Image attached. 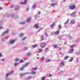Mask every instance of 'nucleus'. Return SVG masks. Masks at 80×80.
<instances>
[{"mask_svg": "<svg viewBox=\"0 0 80 80\" xmlns=\"http://www.w3.org/2000/svg\"><path fill=\"white\" fill-rule=\"evenodd\" d=\"M18 63H15L14 65L16 66V65H18Z\"/></svg>", "mask_w": 80, "mask_h": 80, "instance_id": "nucleus-49", "label": "nucleus"}, {"mask_svg": "<svg viewBox=\"0 0 80 80\" xmlns=\"http://www.w3.org/2000/svg\"><path fill=\"white\" fill-rule=\"evenodd\" d=\"M62 36H59V40H62Z\"/></svg>", "mask_w": 80, "mask_h": 80, "instance_id": "nucleus-27", "label": "nucleus"}, {"mask_svg": "<svg viewBox=\"0 0 80 80\" xmlns=\"http://www.w3.org/2000/svg\"><path fill=\"white\" fill-rule=\"evenodd\" d=\"M25 23V21H22V22H21V24H24Z\"/></svg>", "mask_w": 80, "mask_h": 80, "instance_id": "nucleus-35", "label": "nucleus"}, {"mask_svg": "<svg viewBox=\"0 0 80 80\" xmlns=\"http://www.w3.org/2000/svg\"><path fill=\"white\" fill-rule=\"evenodd\" d=\"M69 37L70 38V40H71V39H72V38L70 36H69Z\"/></svg>", "mask_w": 80, "mask_h": 80, "instance_id": "nucleus-52", "label": "nucleus"}, {"mask_svg": "<svg viewBox=\"0 0 80 80\" xmlns=\"http://www.w3.org/2000/svg\"><path fill=\"white\" fill-rule=\"evenodd\" d=\"M41 39H41V41H42V40H43V39H44V37H42V38H41Z\"/></svg>", "mask_w": 80, "mask_h": 80, "instance_id": "nucleus-41", "label": "nucleus"}, {"mask_svg": "<svg viewBox=\"0 0 80 80\" xmlns=\"http://www.w3.org/2000/svg\"><path fill=\"white\" fill-rule=\"evenodd\" d=\"M69 7L71 9H72V10H73L74 8H75V5L72 4L69 6Z\"/></svg>", "mask_w": 80, "mask_h": 80, "instance_id": "nucleus-1", "label": "nucleus"}, {"mask_svg": "<svg viewBox=\"0 0 80 80\" xmlns=\"http://www.w3.org/2000/svg\"><path fill=\"white\" fill-rule=\"evenodd\" d=\"M57 4V3H52L51 4V6L52 7H54V6H55Z\"/></svg>", "mask_w": 80, "mask_h": 80, "instance_id": "nucleus-7", "label": "nucleus"}, {"mask_svg": "<svg viewBox=\"0 0 80 80\" xmlns=\"http://www.w3.org/2000/svg\"><path fill=\"white\" fill-rule=\"evenodd\" d=\"M78 27H80V24H79V25H78Z\"/></svg>", "mask_w": 80, "mask_h": 80, "instance_id": "nucleus-61", "label": "nucleus"}, {"mask_svg": "<svg viewBox=\"0 0 80 80\" xmlns=\"http://www.w3.org/2000/svg\"><path fill=\"white\" fill-rule=\"evenodd\" d=\"M74 49H72L70 50V53H73Z\"/></svg>", "mask_w": 80, "mask_h": 80, "instance_id": "nucleus-10", "label": "nucleus"}, {"mask_svg": "<svg viewBox=\"0 0 80 80\" xmlns=\"http://www.w3.org/2000/svg\"><path fill=\"white\" fill-rule=\"evenodd\" d=\"M37 70V68H36L35 69V68H33L32 69V71H35V70Z\"/></svg>", "mask_w": 80, "mask_h": 80, "instance_id": "nucleus-28", "label": "nucleus"}, {"mask_svg": "<svg viewBox=\"0 0 80 80\" xmlns=\"http://www.w3.org/2000/svg\"><path fill=\"white\" fill-rule=\"evenodd\" d=\"M80 52H78L76 53V54L77 55H79V54H80Z\"/></svg>", "mask_w": 80, "mask_h": 80, "instance_id": "nucleus-48", "label": "nucleus"}, {"mask_svg": "<svg viewBox=\"0 0 80 80\" xmlns=\"http://www.w3.org/2000/svg\"><path fill=\"white\" fill-rule=\"evenodd\" d=\"M30 64V63L29 62H28L26 64H25L24 65V67H27L28 65Z\"/></svg>", "mask_w": 80, "mask_h": 80, "instance_id": "nucleus-12", "label": "nucleus"}, {"mask_svg": "<svg viewBox=\"0 0 80 80\" xmlns=\"http://www.w3.org/2000/svg\"><path fill=\"white\" fill-rule=\"evenodd\" d=\"M19 60V59L18 58H17L16 59L15 61V62H18Z\"/></svg>", "mask_w": 80, "mask_h": 80, "instance_id": "nucleus-39", "label": "nucleus"}, {"mask_svg": "<svg viewBox=\"0 0 80 80\" xmlns=\"http://www.w3.org/2000/svg\"><path fill=\"white\" fill-rule=\"evenodd\" d=\"M3 35H4V33H3L2 35V36H3Z\"/></svg>", "mask_w": 80, "mask_h": 80, "instance_id": "nucleus-63", "label": "nucleus"}, {"mask_svg": "<svg viewBox=\"0 0 80 80\" xmlns=\"http://www.w3.org/2000/svg\"><path fill=\"white\" fill-rule=\"evenodd\" d=\"M75 47V45H71V48H73V47Z\"/></svg>", "mask_w": 80, "mask_h": 80, "instance_id": "nucleus-32", "label": "nucleus"}, {"mask_svg": "<svg viewBox=\"0 0 80 80\" xmlns=\"http://www.w3.org/2000/svg\"><path fill=\"white\" fill-rule=\"evenodd\" d=\"M46 52H48V48H46V50H45Z\"/></svg>", "mask_w": 80, "mask_h": 80, "instance_id": "nucleus-40", "label": "nucleus"}, {"mask_svg": "<svg viewBox=\"0 0 80 80\" xmlns=\"http://www.w3.org/2000/svg\"><path fill=\"white\" fill-rule=\"evenodd\" d=\"M38 47V45L37 44H35L33 46V48H35V47Z\"/></svg>", "mask_w": 80, "mask_h": 80, "instance_id": "nucleus-21", "label": "nucleus"}, {"mask_svg": "<svg viewBox=\"0 0 80 80\" xmlns=\"http://www.w3.org/2000/svg\"><path fill=\"white\" fill-rule=\"evenodd\" d=\"M53 47H54V48H58V45L55 44L53 45Z\"/></svg>", "mask_w": 80, "mask_h": 80, "instance_id": "nucleus-8", "label": "nucleus"}, {"mask_svg": "<svg viewBox=\"0 0 80 80\" xmlns=\"http://www.w3.org/2000/svg\"><path fill=\"white\" fill-rule=\"evenodd\" d=\"M40 46L41 48H44L46 46V43H41Z\"/></svg>", "mask_w": 80, "mask_h": 80, "instance_id": "nucleus-2", "label": "nucleus"}, {"mask_svg": "<svg viewBox=\"0 0 80 80\" xmlns=\"http://www.w3.org/2000/svg\"><path fill=\"white\" fill-rule=\"evenodd\" d=\"M32 78L31 77H29L28 78V79H30Z\"/></svg>", "mask_w": 80, "mask_h": 80, "instance_id": "nucleus-54", "label": "nucleus"}, {"mask_svg": "<svg viewBox=\"0 0 80 80\" xmlns=\"http://www.w3.org/2000/svg\"><path fill=\"white\" fill-rule=\"evenodd\" d=\"M35 19H36V18H37V16H35Z\"/></svg>", "mask_w": 80, "mask_h": 80, "instance_id": "nucleus-56", "label": "nucleus"}, {"mask_svg": "<svg viewBox=\"0 0 80 80\" xmlns=\"http://www.w3.org/2000/svg\"><path fill=\"white\" fill-rule=\"evenodd\" d=\"M59 34V31H57L56 32H55V35H58Z\"/></svg>", "mask_w": 80, "mask_h": 80, "instance_id": "nucleus-16", "label": "nucleus"}, {"mask_svg": "<svg viewBox=\"0 0 80 80\" xmlns=\"http://www.w3.org/2000/svg\"><path fill=\"white\" fill-rule=\"evenodd\" d=\"M74 23H75V20L72 19L71 20V24H73Z\"/></svg>", "mask_w": 80, "mask_h": 80, "instance_id": "nucleus-9", "label": "nucleus"}, {"mask_svg": "<svg viewBox=\"0 0 80 80\" xmlns=\"http://www.w3.org/2000/svg\"><path fill=\"white\" fill-rule=\"evenodd\" d=\"M14 6L13 5H12L10 7V8H13V7Z\"/></svg>", "mask_w": 80, "mask_h": 80, "instance_id": "nucleus-46", "label": "nucleus"}, {"mask_svg": "<svg viewBox=\"0 0 80 80\" xmlns=\"http://www.w3.org/2000/svg\"><path fill=\"white\" fill-rule=\"evenodd\" d=\"M2 61H4V59H2Z\"/></svg>", "mask_w": 80, "mask_h": 80, "instance_id": "nucleus-60", "label": "nucleus"}, {"mask_svg": "<svg viewBox=\"0 0 80 80\" xmlns=\"http://www.w3.org/2000/svg\"><path fill=\"white\" fill-rule=\"evenodd\" d=\"M63 65H65V63H64V62H62L59 63V67H62V66H63Z\"/></svg>", "mask_w": 80, "mask_h": 80, "instance_id": "nucleus-3", "label": "nucleus"}, {"mask_svg": "<svg viewBox=\"0 0 80 80\" xmlns=\"http://www.w3.org/2000/svg\"><path fill=\"white\" fill-rule=\"evenodd\" d=\"M72 80V78H70L68 79V80Z\"/></svg>", "mask_w": 80, "mask_h": 80, "instance_id": "nucleus-55", "label": "nucleus"}, {"mask_svg": "<svg viewBox=\"0 0 80 80\" xmlns=\"http://www.w3.org/2000/svg\"><path fill=\"white\" fill-rule=\"evenodd\" d=\"M0 29L3 28H2V27L1 26L0 27Z\"/></svg>", "mask_w": 80, "mask_h": 80, "instance_id": "nucleus-59", "label": "nucleus"}, {"mask_svg": "<svg viewBox=\"0 0 80 80\" xmlns=\"http://www.w3.org/2000/svg\"><path fill=\"white\" fill-rule=\"evenodd\" d=\"M58 27H59V29L60 30V29L62 28V26H61V25H59L58 26Z\"/></svg>", "mask_w": 80, "mask_h": 80, "instance_id": "nucleus-31", "label": "nucleus"}, {"mask_svg": "<svg viewBox=\"0 0 80 80\" xmlns=\"http://www.w3.org/2000/svg\"><path fill=\"white\" fill-rule=\"evenodd\" d=\"M68 58V56H66L65 57H64V59L67 60Z\"/></svg>", "mask_w": 80, "mask_h": 80, "instance_id": "nucleus-18", "label": "nucleus"}, {"mask_svg": "<svg viewBox=\"0 0 80 80\" xmlns=\"http://www.w3.org/2000/svg\"><path fill=\"white\" fill-rule=\"evenodd\" d=\"M35 73H36V72H34L33 71H32L31 73V74L33 75H34V74H35Z\"/></svg>", "mask_w": 80, "mask_h": 80, "instance_id": "nucleus-20", "label": "nucleus"}, {"mask_svg": "<svg viewBox=\"0 0 80 80\" xmlns=\"http://www.w3.org/2000/svg\"><path fill=\"white\" fill-rule=\"evenodd\" d=\"M51 34L52 35H55V32H53L51 33Z\"/></svg>", "mask_w": 80, "mask_h": 80, "instance_id": "nucleus-38", "label": "nucleus"}, {"mask_svg": "<svg viewBox=\"0 0 80 80\" xmlns=\"http://www.w3.org/2000/svg\"><path fill=\"white\" fill-rule=\"evenodd\" d=\"M50 61V60L48 58L46 59V62H49Z\"/></svg>", "mask_w": 80, "mask_h": 80, "instance_id": "nucleus-26", "label": "nucleus"}, {"mask_svg": "<svg viewBox=\"0 0 80 80\" xmlns=\"http://www.w3.org/2000/svg\"><path fill=\"white\" fill-rule=\"evenodd\" d=\"M73 58H72L71 59L69 60V62H72V61L73 60Z\"/></svg>", "mask_w": 80, "mask_h": 80, "instance_id": "nucleus-33", "label": "nucleus"}, {"mask_svg": "<svg viewBox=\"0 0 80 80\" xmlns=\"http://www.w3.org/2000/svg\"><path fill=\"white\" fill-rule=\"evenodd\" d=\"M23 33H21L19 37H23Z\"/></svg>", "mask_w": 80, "mask_h": 80, "instance_id": "nucleus-19", "label": "nucleus"}, {"mask_svg": "<svg viewBox=\"0 0 80 80\" xmlns=\"http://www.w3.org/2000/svg\"><path fill=\"white\" fill-rule=\"evenodd\" d=\"M59 54H60V55H61V54H62V52H60V53H59Z\"/></svg>", "mask_w": 80, "mask_h": 80, "instance_id": "nucleus-64", "label": "nucleus"}, {"mask_svg": "<svg viewBox=\"0 0 80 80\" xmlns=\"http://www.w3.org/2000/svg\"><path fill=\"white\" fill-rule=\"evenodd\" d=\"M44 34L45 35H46V37H48V35H47V32H46L44 33Z\"/></svg>", "mask_w": 80, "mask_h": 80, "instance_id": "nucleus-37", "label": "nucleus"}, {"mask_svg": "<svg viewBox=\"0 0 80 80\" xmlns=\"http://www.w3.org/2000/svg\"><path fill=\"white\" fill-rule=\"evenodd\" d=\"M48 77H52V75L50 74H48L47 75Z\"/></svg>", "mask_w": 80, "mask_h": 80, "instance_id": "nucleus-17", "label": "nucleus"}, {"mask_svg": "<svg viewBox=\"0 0 80 80\" xmlns=\"http://www.w3.org/2000/svg\"><path fill=\"white\" fill-rule=\"evenodd\" d=\"M26 38V37H25L24 38H22V40H24Z\"/></svg>", "mask_w": 80, "mask_h": 80, "instance_id": "nucleus-51", "label": "nucleus"}, {"mask_svg": "<svg viewBox=\"0 0 80 80\" xmlns=\"http://www.w3.org/2000/svg\"><path fill=\"white\" fill-rule=\"evenodd\" d=\"M46 78V77H42L41 78V80H44Z\"/></svg>", "mask_w": 80, "mask_h": 80, "instance_id": "nucleus-22", "label": "nucleus"}, {"mask_svg": "<svg viewBox=\"0 0 80 80\" xmlns=\"http://www.w3.org/2000/svg\"><path fill=\"white\" fill-rule=\"evenodd\" d=\"M36 6H37V5H36L35 4H34L33 5V6L32 7L33 9H34V8H35V7H36Z\"/></svg>", "mask_w": 80, "mask_h": 80, "instance_id": "nucleus-24", "label": "nucleus"}, {"mask_svg": "<svg viewBox=\"0 0 80 80\" xmlns=\"http://www.w3.org/2000/svg\"><path fill=\"white\" fill-rule=\"evenodd\" d=\"M8 33V30L7 31L4 32V33Z\"/></svg>", "mask_w": 80, "mask_h": 80, "instance_id": "nucleus-36", "label": "nucleus"}, {"mask_svg": "<svg viewBox=\"0 0 80 80\" xmlns=\"http://www.w3.org/2000/svg\"><path fill=\"white\" fill-rule=\"evenodd\" d=\"M42 52V49H39L38 52L40 53V52Z\"/></svg>", "mask_w": 80, "mask_h": 80, "instance_id": "nucleus-23", "label": "nucleus"}, {"mask_svg": "<svg viewBox=\"0 0 80 80\" xmlns=\"http://www.w3.org/2000/svg\"><path fill=\"white\" fill-rule=\"evenodd\" d=\"M28 10V8H27L26 11H27Z\"/></svg>", "mask_w": 80, "mask_h": 80, "instance_id": "nucleus-57", "label": "nucleus"}, {"mask_svg": "<svg viewBox=\"0 0 80 80\" xmlns=\"http://www.w3.org/2000/svg\"><path fill=\"white\" fill-rule=\"evenodd\" d=\"M13 72V71H12L11 72L9 73H8L6 75V77H8V76H9V75H11V74H12Z\"/></svg>", "mask_w": 80, "mask_h": 80, "instance_id": "nucleus-4", "label": "nucleus"}, {"mask_svg": "<svg viewBox=\"0 0 80 80\" xmlns=\"http://www.w3.org/2000/svg\"><path fill=\"white\" fill-rule=\"evenodd\" d=\"M23 69V68H21L20 69V70H22Z\"/></svg>", "mask_w": 80, "mask_h": 80, "instance_id": "nucleus-47", "label": "nucleus"}, {"mask_svg": "<svg viewBox=\"0 0 80 80\" xmlns=\"http://www.w3.org/2000/svg\"><path fill=\"white\" fill-rule=\"evenodd\" d=\"M51 0L52 2H55V0Z\"/></svg>", "mask_w": 80, "mask_h": 80, "instance_id": "nucleus-53", "label": "nucleus"}, {"mask_svg": "<svg viewBox=\"0 0 80 80\" xmlns=\"http://www.w3.org/2000/svg\"><path fill=\"white\" fill-rule=\"evenodd\" d=\"M25 75V74H20V77H23V76L24 75Z\"/></svg>", "mask_w": 80, "mask_h": 80, "instance_id": "nucleus-34", "label": "nucleus"}, {"mask_svg": "<svg viewBox=\"0 0 80 80\" xmlns=\"http://www.w3.org/2000/svg\"><path fill=\"white\" fill-rule=\"evenodd\" d=\"M27 50V48H24V50Z\"/></svg>", "mask_w": 80, "mask_h": 80, "instance_id": "nucleus-43", "label": "nucleus"}, {"mask_svg": "<svg viewBox=\"0 0 80 80\" xmlns=\"http://www.w3.org/2000/svg\"><path fill=\"white\" fill-rule=\"evenodd\" d=\"M76 13V12H74L72 13L71 14V16L72 17H75V16H76V15H75Z\"/></svg>", "mask_w": 80, "mask_h": 80, "instance_id": "nucleus-5", "label": "nucleus"}, {"mask_svg": "<svg viewBox=\"0 0 80 80\" xmlns=\"http://www.w3.org/2000/svg\"><path fill=\"white\" fill-rule=\"evenodd\" d=\"M61 49H62L61 48H58V50H59V51H60V50H61Z\"/></svg>", "mask_w": 80, "mask_h": 80, "instance_id": "nucleus-50", "label": "nucleus"}, {"mask_svg": "<svg viewBox=\"0 0 80 80\" xmlns=\"http://www.w3.org/2000/svg\"><path fill=\"white\" fill-rule=\"evenodd\" d=\"M27 0H25L24 1V2L23 3V2H21L20 3L21 4H23V3H24V4H25L26 3V2H27Z\"/></svg>", "mask_w": 80, "mask_h": 80, "instance_id": "nucleus-15", "label": "nucleus"}, {"mask_svg": "<svg viewBox=\"0 0 80 80\" xmlns=\"http://www.w3.org/2000/svg\"><path fill=\"white\" fill-rule=\"evenodd\" d=\"M45 60V58H44V57H43L41 59V60L42 61V62H43V61H44V60Z\"/></svg>", "mask_w": 80, "mask_h": 80, "instance_id": "nucleus-13", "label": "nucleus"}, {"mask_svg": "<svg viewBox=\"0 0 80 80\" xmlns=\"http://www.w3.org/2000/svg\"><path fill=\"white\" fill-rule=\"evenodd\" d=\"M28 56H30V55H31V53H28Z\"/></svg>", "mask_w": 80, "mask_h": 80, "instance_id": "nucleus-42", "label": "nucleus"}, {"mask_svg": "<svg viewBox=\"0 0 80 80\" xmlns=\"http://www.w3.org/2000/svg\"><path fill=\"white\" fill-rule=\"evenodd\" d=\"M23 62V60H21L19 62V63H22Z\"/></svg>", "mask_w": 80, "mask_h": 80, "instance_id": "nucleus-45", "label": "nucleus"}, {"mask_svg": "<svg viewBox=\"0 0 80 80\" xmlns=\"http://www.w3.org/2000/svg\"><path fill=\"white\" fill-rule=\"evenodd\" d=\"M53 26H55V23H54V22H53L52 24L51 25V28H53Z\"/></svg>", "mask_w": 80, "mask_h": 80, "instance_id": "nucleus-11", "label": "nucleus"}, {"mask_svg": "<svg viewBox=\"0 0 80 80\" xmlns=\"http://www.w3.org/2000/svg\"><path fill=\"white\" fill-rule=\"evenodd\" d=\"M35 27L36 28H37V29L38 28H39V26H38V24H35Z\"/></svg>", "mask_w": 80, "mask_h": 80, "instance_id": "nucleus-6", "label": "nucleus"}, {"mask_svg": "<svg viewBox=\"0 0 80 80\" xmlns=\"http://www.w3.org/2000/svg\"><path fill=\"white\" fill-rule=\"evenodd\" d=\"M69 21V19H68L67 20V21H66V22H65L64 23V25H66V24H67V23H68V22Z\"/></svg>", "mask_w": 80, "mask_h": 80, "instance_id": "nucleus-30", "label": "nucleus"}, {"mask_svg": "<svg viewBox=\"0 0 80 80\" xmlns=\"http://www.w3.org/2000/svg\"><path fill=\"white\" fill-rule=\"evenodd\" d=\"M15 42V40H13V41H10V42L11 43H12V44L13 43H14Z\"/></svg>", "mask_w": 80, "mask_h": 80, "instance_id": "nucleus-14", "label": "nucleus"}, {"mask_svg": "<svg viewBox=\"0 0 80 80\" xmlns=\"http://www.w3.org/2000/svg\"><path fill=\"white\" fill-rule=\"evenodd\" d=\"M41 13V12H40V11H39L38 12V14H39V15H40Z\"/></svg>", "mask_w": 80, "mask_h": 80, "instance_id": "nucleus-44", "label": "nucleus"}, {"mask_svg": "<svg viewBox=\"0 0 80 80\" xmlns=\"http://www.w3.org/2000/svg\"><path fill=\"white\" fill-rule=\"evenodd\" d=\"M30 18H28L27 19V22H30Z\"/></svg>", "mask_w": 80, "mask_h": 80, "instance_id": "nucleus-29", "label": "nucleus"}, {"mask_svg": "<svg viewBox=\"0 0 80 80\" xmlns=\"http://www.w3.org/2000/svg\"><path fill=\"white\" fill-rule=\"evenodd\" d=\"M19 8V7H18V6H16V7L15 8V10H18V9Z\"/></svg>", "mask_w": 80, "mask_h": 80, "instance_id": "nucleus-25", "label": "nucleus"}, {"mask_svg": "<svg viewBox=\"0 0 80 80\" xmlns=\"http://www.w3.org/2000/svg\"><path fill=\"white\" fill-rule=\"evenodd\" d=\"M40 31H41V29H39L38 32H40Z\"/></svg>", "mask_w": 80, "mask_h": 80, "instance_id": "nucleus-62", "label": "nucleus"}, {"mask_svg": "<svg viewBox=\"0 0 80 80\" xmlns=\"http://www.w3.org/2000/svg\"><path fill=\"white\" fill-rule=\"evenodd\" d=\"M2 54H1V53H0V57H2Z\"/></svg>", "mask_w": 80, "mask_h": 80, "instance_id": "nucleus-58", "label": "nucleus"}]
</instances>
